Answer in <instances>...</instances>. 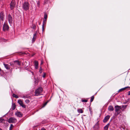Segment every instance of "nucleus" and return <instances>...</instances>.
<instances>
[{
	"label": "nucleus",
	"instance_id": "41",
	"mask_svg": "<svg viewBox=\"0 0 130 130\" xmlns=\"http://www.w3.org/2000/svg\"><path fill=\"white\" fill-rule=\"evenodd\" d=\"M49 102V100H47V102H47V103Z\"/></svg>",
	"mask_w": 130,
	"mask_h": 130
},
{
	"label": "nucleus",
	"instance_id": "9",
	"mask_svg": "<svg viewBox=\"0 0 130 130\" xmlns=\"http://www.w3.org/2000/svg\"><path fill=\"white\" fill-rule=\"evenodd\" d=\"M17 120L15 118L13 117L10 118L8 120V122L9 123H15L16 122Z\"/></svg>",
	"mask_w": 130,
	"mask_h": 130
},
{
	"label": "nucleus",
	"instance_id": "29",
	"mask_svg": "<svg viewBox=\"0 0 130 130\" xmlns=\"http://www.w3.org/2000/svg\"><path fill=\"white\" fill-rule=\"evenodd\" d=\"M13 127V126L12 124L10 125V126L9 128V130H12V128Z\"/></svg>",
	"mask_w": 130,
	"mask_h": 130
},
{
	"label": "nucleus",
	"instance_id": "3",
	"mask_svg": "<svg viewBox=\"0 0 130 130\" xmlns=\"http://www.w3.org/2000/svg\"><path fill=\"white\" fill-rule=\"evenodd\" d=\"M43 89L42 87H40L35 91V96H38L40 95V94L42 92Z\"/></svg>",
	"mask_w": 130,
	"mask_h": 130
},
{
	"label": "nucleus",
	"instance_id": "20",
	"mask_svg": "<svg viewBox=\"0 0 130 130\" xmlns=\"http://www.w3.org/2000/svg\"><path fill=\"white\" fill-rule=\"evenodd\" d=\"M77 111L79 113H82L83 112V111L81 109H78L77 110Z\"/></svg>",
	"mask_w": 130,
	"mask_h": 130
},
{
	"label": "nucleus",
	"instance_id": "25",
	"mask_svg": "<svg viewBox=\"0 0 130 130\" xmlns=\"http://www.w3.org/2000/svg\"><path fill=\"white\" fill-rule=\"evenodd\" d=\"M12 96L16 98H19V96L17 95L14 93L13 94Z\"/></svg>",
	"mask_w": 130,
	"mask_h": 130
},
{
	"label": "nucleus",
	"instance_id": "4",
	"mask_svg": "<svg viewBox=\"0 0 130 130\" xmlns=\"http://www.w3.org/2000/svg\"><path fill=\"white\" fill-rule=\"evenodd\" d=\"M3 30L4 31H8L9 30V27L7 23H4L3 25Z\"/></svg>",
	"mask_w": 130,
	"mask_h": 130
},
{
	"label": "nucleus",
	"instance_id": "6",
	"mask_svg": "<svg viewBox=\"0 0 130 130\" xmlns=\"http://www.w3.org/2000/svg\"><path fill=\"white\" fill-rule=\"evenodd\" d=\"M4 65L5 67L7 70H9V71L10 72H12V69L13 68H11L12 66H10L8 64H5L4 63Z\"/></svg>",
	"mask_w": 130,
	"mask_h": 130
},
{
	"label": "nucleus",
	"instance_id": "14",
	"mask_svg": "<svg viewBox=\"0 0 130 130\" xmlns=\"http://www.w3.org/2000/svg\"><path fill=\"white\" fill-rule=\"evenodd\" d=\"M15 115L19 117H22L23 116V114L20 112H18L15 113Z\"/></svg>",
	"mask_w": 130,
	"mask_h": 130
},
{
	"label": "nucleus",
	"instance_id": "17",
	"mask_svg": "<svg viewBox=\"0 0 130 130\" xmlns=\"http://www.w3.org/2000/svg\"><path fill=\"white\" fill-rule=\"evenodd\" d=\"M35 65V68L37 69L38 68V61H34Z\"/></svg>",
	"mask_w": 130,
	"mask_h": 130
},
{
	"label": "nucleus",
	"instance_id": "31",
	"mask_svg": "<svg viewBox=\"0 0 130 130\" xmlns=\"http://www.w3.org/2000/svg\"><path fill=\"white\" fill-rule=\"evenodd\" d=\"M25 102H26L27 103H29L30 101L28 99H26L25 101Z\"/></svg>",
	"mask_w": 130,
	"mask_h": 130
},
{
	"label": "nucleus",
	"instance_id": "22",
	"mask_svg": "<svg viewBox=\"0 0 130 130\" xmlns=\"http://www.w3.org/2000/svg\"><path fill=\"white\" fill-rule=\"evenodd\" d=\"M129 88V87L128 86H127V87H126L124 88H121V89H120L119 90L118 92H119L120 91H122L123 90H124L126 88Z\"/></svg>",
	"mask_w": 130,
	"mask_h": 130
},
{
	"label": "nucleus",
	"instance_id": "34",
	"mask_svg": "<svg viewBox=\"0 0 130 130\" xmlns=\"http://www.w3.org/2000/svg\"><path fill=\"white\" fill-rule=\"evenodd\" d=\"M39 72L40 73H41L42 72V69L41 67H40V69L39 71Z\"/></svg>",
	"mask_w": 130,
	"mask_h": 130
},
{
	"label": "nucleus",
	"instance_id": "13",
	"mask_svg": "<svg viewBox=\"0 0 130 130\" xmlns=\"http://www.w3.org/2000/svg\"><path fill=\"white\" fill-rule=\"evenodd\" d=\"M4 14L3 12L2 11L0 13V18L1 20L3 21L4 18Z\"/></svg>",
	"mask_w": 130,
	"mask_h": 130
},
{
	"label": "nucleus",
	"instance_id": "38",
	"mask_svg": "<svg viewBox=\"0 0 130 130\" xmlns=\"http://www.w3.org/2000/svg\"><path fill=\"white\" fill-rule=\"evenodd\" d=\"M128 95H130V91H128Z\"/></svg>",
	"mask_w": 130,
	"mask_h": 130
},
{
	"label": "nucleus",
	"instance_id": "16",
	"mask_svg": "<svg viewBox=\"0 0 130 130\" xmlns=\"http://www.w3.org/2000/svg\"><path fill=\"white\" fill-rule=\"evenodd\" d=\"M108 109V110L110 111H112L114 110V108L112 106L110 105L109 106Z\"/></svg>",
	"mask_w": 130,
	"mask_h": 130
},
{
	"label": "nucleus",
	"instance_id": "19",
	"mask_svg": "<svg viewBox=\"0 0 130 130\" xmlns=\"http://www.w3.org/2000/svg\"><path fill=\"white\" fill-rule=\"evenodd\" d=\"M36 38V34H34V37L32 39V42H34L35 40V39Z\"/></svg>",
	"mask_w": 130,
	"mask_h": 130
},
{
	"label": "nucleus",
	"instance_id": "28",
	"mask_svg": "<svg viewBox=\"0 0 130 130\" xmlns=\"http://www.w3.org/2000/svg\"><path fill=\"white\" fill-rule=\"evenodd\" d=\"M81 101L82 102H87L88 100L85 99H82Z\"/></svg>",
	"mask_w": 130,
	"mask_h": 130
},
{
	"label": "nucleus",
	"instance_id": "33",
	"mask_svg": "<svg viewBox=\"0 0 130 130\" xmlns=\"http://www.w3.org/2000/svg\"><path fill=\"white\" fill-rule=\"evenodd\" d=\"M22 98H23L24 99H25L26 98H28V96L27 95L23 96H22Z\"/></svg>",
	"mask_w": 130,
	"mask_h": 130
},
{
	"label": "nucleus",
	"instance_id": "12",
	"mask_svg": "<svg viewBox=\"0 0 130 130\" xmlns=\"http://www.w3.org/2000/svg\"><path fill=\"white\" fill-rule=\"evenodd\" d=\"M110 118V116L109 115L106 116L104 118V119L103 120V122L104 123H105L107 122Z\"/></svg>",
	"mask_w": 130,
	"mask_h": 130
},
{
	"label": "nucleus",
	"instance_id": "35",
	"mask_svg": "<svg viewBox=\"0 0 130 130\" xmlns=\"http://www.w3.org/2000/svg\"><path fill=\"white\" fill-rule=\"evenodd\" d=\"M48 1V0H44V4H47Z\"/></svg>",
	"mask_w": 130,
	"mask_h": 130
},
{
	"label": "nucleus",
	"instance_id": "37",
	"mask_svg": "<svg viewBox=\"0 0 130 130\" xmlns=\"http://www.w3.org/2000/svg\"><path fill=\"white\" fill-rule=\"evenodd\" d=\"M91 107H89V110L91 112H92V111H91Z\"/></svg>",
	"mask_w": 130,
	"mask_h": 130
},
{
	"label": "nucleus",
	"instance_id": "26",
	"mask_svg": "<svg viewBox=\"0 0 130 130\" xmlns=\"http://www.w3.org/2000/svg\"><path fill=\"white\" fill-rule=\"evenodd\" d=\"M94 95L92 96L91 97L90 100V102H92L94 100Z\"/></svg>",
	"mask_w": 130,
	"mask_h": 130
},
{
	"label": "nucleus",
	"instance_id": "7",
	"mask_svg": "<svg viewBox=\"0 0 130 130\" xmlns=\"http://www.w3.org/2000/svg\"><path fill=\"white\" fill-rule=\"evenodd\" d=\"M7 19L10 24V25L12 24L13 19L10 14L8 15L7 17Z\"/></svg>",
	"mask_w": 130,
	"mask_h": 130
},
{
	"label": "nucleus",
	"instance_id": "8",
	"mask_svg": "<svg viewBox=\"0 0 130 130\" xmlns=\"http://www.w3.org/2000/svg\"><path fill=\"white\" fill-rule=\"evenodd\" d=\"M99 121H98L97 123L95 124V125L93 126V128L96 130H98L99 129L100 127V123H99Z\"/></svg>",
	"mask_w": 130,
	"mask_h": 130
},
{
	"label": "nucleus",
	"instance_id": "10",
	"mask_svg": "<svg viewBox=\"0 0 130 130\" xmlns=\"http://www.w3.org/2000/svg\"><path fill=\"white\" fill-rule=\"evenodd\" d=\"M15 3L12 0L10 5V8L11 10H12L15 7Z\"/></svg>",
	"mask_w": 130,
	"mask_h": 130
},
{
	"label": "nucleus",
	"instance_id": "15",
	"mask_svg": "<svg viewBox=\"0 0 130 130\" xmlns=\"http://www.w3.org/2000/svg\"><path fill=\"white\" fill-rule=\"evenodd\" d=\"M46 19H43V24L42 25V31L43 32L44 31V25L45 24H46Z\"/></svg>",
	"mask_w": 130,
	"mask_h": 130
},
{
	"label": "nucleus",
	"instance_id": "5",
	"mask_svg": "<svg viewBox=\"0 0 130 130\" xmlns=\"http://www.w3.org/2000/svg\"><path fill=\"white\" fill-rule=\"evenodd\" d=\"M21 64L19 62L18 60L14 61L13 63H11L10 65L13 68L17 66H20Z\"/></svg>",
	"mask_w": 130,
	"mask_h": 130
},
{
	"label": "nucleus",
	"instance_id": "23",
	"mask_svg": "<svg viewBox=\"0 0 130 130\" xmlns=\"http://www.w3.org/2000/svg\"><path fill=\"white\" fill-rule=\"evenodd\" d=\"M37 6L38 7V8L40 7V1H37Z\"/></svg>",
	"mask_w": 130,
	"mask_h": 130
},
{
	"label": "nucleus",
	"instance_id": "32",
	"mask_svg": "<svg viewBox=\"0 0 130 130\" xmlns=\"http://www.w3.org/2000/svg\"><path fill=\"white\" fill-rule=\"evenodd\" d=\"M4 121V119L0 118V123H2Z\"/></svg>",
	"mask_w": 130,
	"mask_h": 130
},
{
	"label": "nucleus",
	"instance_id": "24",
	"mask_svg": "<svg viewBox=\"0 0 130 130\" xmlns=\"http://www.w3.org/2000/svg\"><path fill=\"white\" fill-rule=\"evenodd\" d=\"M16 107V105L14 103L12 104V109L13 110H14L15 109Z\"/></svg>",
	"mask_w": 130,
	"mask_h": 130
},
{
	"label": "nucleus",
	"instance_id": "2",
	"mask_svg": "<svg viewBox=\"0 0 130 130\" xmlns=\"http://www.w3.org/2000/svg\"><path fill=\"white\" fill-rule=\"evenodd\" d=\"M29 6L30 5L28 2H25L23 4L22 8L24 10L26 11L29 9Z\"/></svg>",
	"mask_w": 130,
	"mask_h": 130
},
{
	"label": "nucleus",
	"instance_id": "27",
	"mask_svg": "<svg viewBox=\"0 0 130 130\" xmlns=\"http://www.w3.org/2000/svg\"><path fill=\"white\" fill-rule=\"evenodd\" d=\"M47 18V15L46 13H44V19H46Z\"/></svg>",
	"mask_w": 130,
	"mask_h": 130
},
{
	"label": "nucleus",
	"instance_id": "30",
	"mask_svg": "<svg viewBox=\"0 0 130 130\" xmlns=\"http://www.w3.org/2000/svg\"><path fill=\"white\" fill-rule=\"evenodd\" d=\"M47 104V102H45V103H44L43 104V106H42V107H44L46 105V104Z\"/></svg>",
	"mask_w": 130,
	"mask_h": 130
},
{
	"label": "nucleus",
	"instance_id": "42",
	"mask_svg": "<svg viewBox=\"0 0 130 130\" xmlns=\"http://www.w3.org/2000/svg\"><path fill=\"white\" fill-rule=\"evenodd\" d=\"M0 130H2V129L0 128Z\"/></svg>",
	"mask_w": 130,
	"mask_h": 130
},
{
	"label": "nucleus",
	"instance_id": "18",
	"mask_svg": "<svg viewBox=\"0 0 130 130\" xmlns=\"http://www.w3.org/2000/svg\"><path fill=\"white\" fill-rule=\"evenodd\" d=\"M110 125L109 123H108L107 125H106L104 127V130H107L109 126Z\"/></svg>",
	"mask_w": 130,
	"mask_h": 130
},
{
	"label": "nucleus",
	"instance_id": "39",
	"mask_svg": "<svg viewBox=\"0 0 130 130\" xmlns=\"http://www.w3.org/2000/svg\"><path fill=\"white\" fill-rule=\"evenodd\" d=\"M41 130H46L44 128H41Z\"/></svg>",
	"mask_w": 130,
	"mask_h": 130
},
{
	"label": "nucleus",
	"instance_id": "21",
	"mask_svg": "<svg viewBox=\"0 0 130 130\" xmlns=\"http://www.w3.org/2000/svg\"><path fill=\"white\" fill-rule=\"evenodd\" d=\"M31 28L34 30H35L36 28V26L34 24H32L31 27Z\"/></svg>",
	"mask_w": 130,
	"mask_h": 130
},
{
	"label": "nucleus",
	"instance_id": "1",
	"mask_svg": "<svg viewBox=\"0 0 130 130\" xmlns=\"http://www.w3.org/2000/svg\"><path fill=\"white\" fill-rule=\"evenodd\" d=\"M115 116H118L121 112L120 109L121 108V107L118 105H116L115 106Z\"/></svg>",
	"mask_w": 130,
	"mask_h": 130
},
{
	"label": "nucleus",
	"instance_id": "36",
	"mask_svg": "<svg viewBox=\"0 0 130 130\" xmlns=\"http://www.w3.org/2000/svg\"><path fill=\"white\" fill-rule=\"evenodd\" d=\"M45 75H46L45 73H43V78H44L45 77Z\"/></svg>",
	"mask_w": 130,
	"mask_h": 130
},
{
	"label": "nucleus",
	"instance_id": "11",
	"mask_svg": "<svg viewBox=\"0 0 130 130\" xmlns=\"http://www.w3.org/2000/svg\"><path fill=\"white\" fill-rule=\"evenodd\" d=\"M18 103L22 107L25 108H26L25 105L23 104V102L21 100H19L18 102Z\"/></svg>",
	"mask_w": 130,
	"mask_h": 130
},
{
	"label": "nucleus",
	"instance_id": "40",
	"mask_svg": "<svg viewBox=\"0 0 130 130\" xmlns=\"http://www.w3.org/2000/svg\"><path fill=\"white\" fill-rule=\"evenodd\" d=\"M31 72L32 73V75H34V73L33 72Z\"/></svg>",
	"mask_w": 130,
	"mask_h": 130
}]
</instances>
